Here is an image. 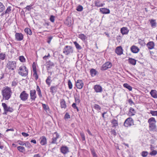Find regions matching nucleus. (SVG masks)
I'll return each instance as SVG.
<instances>
[{
	"label": "nucleus",
	"mask_w": 157,
	"mask_h": 157,
	"mask_svg": "<svg viewBox=\"0 0 157 157\" xmlns=\"http://www.w3.org/2000/svg\"><path fill=\"white\" fill-rule=\"evenodd\" d=\"M55 17L53 15H51V16L50 18V21L52 22H53L54 21H55Z\"/></svg>",
	"instance_id": "13d9d810"
},
{
	"label": "nucleus",
	"mask_w": 157,
	"mask_h": 157,
	"mask_svg": "<svg viewBox=\"0 0 157 157\" xmlns=\"http://www.w3.org/2000/svg\"><path fill=\"white\" fill-rule=\"evenodd\" d=\"M74 44L75 45L76 48L77 49H78V44L77 42L76 41H74L73 42Z\"/></svg>",
	"instance_id": "0e129e2a"
},
{
	"label": "nucleus",
	"mask_w": 157,
	"mask_h": 157,
	"mask_svg": "<svg viewBox=\"0 0 157 157\" xmlns=\"http://www.w3.org/2000/svg\"><path fill=\"white\" fill-rule=\"evenodd\" d=\"M30 96L31 101H34L37 96L35 90H30Z\"/></svg>",
	"instance_id": "9d476101"
},
{
	"label": "nucleus",
	"mask_w": 157,
	"mask_h": 157,
	"mask_svg": "<svg viewBox=\"0 0 157 157\" xmlns=\"http://www.w3.org/2000/svg\"><path fill=\"white\" fill-rule=\"evenodd\" d=\"M72 107L74 109H76L77 111H78V108L76 105V104L75 103H74L72 105Z\"/></svg>",
	"instance_id": "3c124183"
},
{
	"label": "nucleus",
	"mask_w": 157,
	"mask_h": 157,
	"mask_svg": "<svg viewBox=\"0 0 157 157\" xmlns=\"http://www.w3.org/2000/svg\"><path fill=\"white\" fill-rule=\"evenodd\" d=\"M128 103L130 105H132V104H134V102L131 99H129L128 100Z\"/></svg>",
	"instance_id": "052dcab7"
},
{
	"label": "nucleus",
	"mask_w": 157,
	"mask_h": 157,
	"mask_svg": "<svg viewBox=\"0 0 157 157\" xmlns=\"http://www.w3.org/2000/svg\"><path fill=\"white\" fill-rule=\"evenodd\" d=\"M58 89L57 86H51L50 88V92L52 94L56 93Z\"/></svg>",
	"instance_id": "393cba45"
},
{
	"label": "nucleus",
	"mask_w": 157,
	"mask_h": 157,
	"mask_svg": "<svg viewBox=\"0 0 157 157\" xmlns=\"http://www.w3.org/2000/svg\"><path fill=\"white\" fill-rule=\"evenodd\" d=\"M16 40L18 41L22 40L24 38L23 35L21 33H16L15 34Z\"/></svg>",
	"instance_id": "9b49d317"
},
{
	"label": "nucleus",
	"mask_w": 157,
	"mask_h": 157,
	"mask_svg": "<svg viewBox=\"0 0 157 157\" xmlns=\"http://www.w3.org/2000/svg\"><path fill=\"white\" fill-rule=\"evenodd\" d=\"M72 23L73 22L70 17L67 18L64 21L65 24L68 26H70L72 24Z\"/></svg>",
	"instance_id": "4be33fe9"
},
{
	"label": "nucleus",
	"mask_w": 157,
	"mask_h": 157,
	"mask_svg": "<svg viewBox=\"0 0 157 157\" xmlns=\"http://www.w3.org/2000/svg\"><path fill=\"white\" fill-rule=\"evenodd\" d=\"M155 43L153 41H151L149 42L146 44L149 50H151L154 48Z\"/></svg>",
	"instance_id": "4468645a"
},
{
	"label": "nucleus",
	"mask_w": 157,
	"mask_h": 157,
	"mask_svg": "<svg viewBox=\"0 0 157 157\" xmlns=\"http://www.w3.org/2000/svg\"><path fill=\"white\" fill-rule=\"evenodd\" d=\"M130 49L132 52L134 53H137L140 50L139 48L135 45L132 46L131 47Z\"/></svg>",
	"instance_id": "dca6fc26"
},
{
	"label": "nucleus",
	"mask_w": 157,
	"mask_h": 157,
	"mask_svg": "<svg viewBox=\"0 0 157 157\" xmlns=\"http://www.w3.org/2000/svg\"><path fill=\"white\" fill-rule=\"evenodd\" d=\"M90 73L92 77H94L97 74L98 72L94 69L92 68L90 71Z\"/></svg>",
	"instance_id": "a878e982"
},
{
	"label": "nucleus",
	"mask_w": 157,
	"mask_h": 157,
	"mask_svg": "<svg viewBox=\"0 0 157 157\" xmlns=\"http://www.w3.org/2000/svg\"><path fill=\"white\" fill-rule=\"evenodd\" d=\"M50 57V55L49 53L48 54L47 56H45L43 57V59L44 60H46L47 58Z\"/></svg>",
	"instance_id": "69168bd1"
},
{
	"label": "nucleus",
	"mask_w": 157,
	"mask_h": 157,
	"mask_svg": "<svg viewBox=\"0 0 157 157\" xmlns=\"http://www.w3.org/2000/svg\"><path fill=\"white\" fill-rule=\"evenodd\" d=\"M112 66V63L110 62H106L104 64L101 68V70L103 71L107 70L108 69L110 68Z\"/></svg>",
	"instance_id": "1a4fd4ad"
},
{
	"label": "nucleus",
	"mask_w": 157,
	"mask_h": 157,
	"mask_svg": "<svg viewBox=\"0 0 157 157\" xmlns=\"http://www.w3.org/2000/svg\"><path fill=\"white\" fill-rule=\"evenodd\" d=\"M17 83H18L17 80H14L12 82L11 86H15L16 85H17Z\"/></svg>",
	"instance_id": "49530a36"
},
{
	"label": "nucleus",
	"mask_w": 157,
	"mask_h": 157,
	"mask_svg": "<svg viewBox=\"0 0 157 157\" xmlns=\"http://www.w3.org/2000/svg\"><path fill=\"white\" fill-rule=\"evenodd\" d=\"M11 7L10 6H8L5 12V13H6L7 14H9L11 13Z\"/></svg>",
	"instance_id": "4c0bfd02"
},
{
	"label": "nucleus",
	"mask_w": 157,
	"mask_h": 157,
	"mask_svg": "<svg viewBox=\"0 0 157 157\" xmlns=\"http://www.w3.org/2000/svg\"><path fill=\"white\" fill-rule=\"evenodd\" d=\"M24 31L27 34H29L30 35L32 34V33L31 29L29 28H25Z\"/></svg>",
	"instance_id": "473e14b6"
},
{
	"label": "nucleus",
	"mask_w": 157,
	"mask_h": 157,
	"mask_svg": "<svg viewBox=\"0 0 157 157\" xmlns=\"http://www.w3.org/2000/svg\"><path fill=\"white\" fill-rule=\"evenodd\" d=\"M150 23L152 27L154 28L156 27V23L155 20L151 19L150 21Z\"/></svg>",
	"instance_id": "7c9ffc66"
},
{
	"label": "nucleus",
	"mask_w": 157,
	"mask_h": 157,
	"mask_svg": "<svg viewBox=\"0 0 157 157\" xmlns=\"http://www.w3.org/2000/svg\"><path fill=\"white\" fill-rule=\"evenodd\" d=\"M46 64L47 68L48 70L52 68V67H54L55 65L54 63L50 60L47 61L46 62Z\"/></svg>",
	"instance_id": "a211bd4d"
},
{
	"label": "nucleus",
	"mask_w": 157,
	"mask_h": 157,
	"mask_svg": "<svg viewBox=\"0 0 157 157\" xmlns=\"http://www.w3.org/2000/svg\"><path fill=\"white\" fill-rule=\"evenodd\" d=\"M2 93L3 99L5 100H9L11 97L12 93L11 88L6 86L5 89L2 90Z\"/></svg>",
	"instance_id": "f257e3e1"
},
{
	"label": "nucleus",
	"mask_w": 157,
	"mask_h": 157,
	"mask_svg": "<svg viewBox=\"0 0 157 157\" xmlns=\"http://www.w3.org/2000/svg\"><path fill=\"white\" fill-rule=\"evenodd\" d=\"M79 38L83 41L86 40V37L84 34H81L79 35Z\"/></svg>",
	"instance_id": "79ce46f5"
},
{
	"label": "nucleus",
	"mask_w": 157,
	"mask_h": 157,
	"mask_svg": "<svg viewBox=\"0 0 157 157\" xmlns=\"http://www.w3.org/2000/svg\"><path fill=\"white\" fill-rule=\"evenodd\" d=\"M121 33L123 35L127 34L128 33V30L126 27H123L121 29Z\"/></svg>",
	"instance_id": "b1692460"
},
{
	"label": "nucleus",
	"mask_w": 157,
	"mask_h": 157,
	"mask_svg": "<svg viewBox=\"0 0 157 157\" xmlns=\"http://www.w3.org/2000/svg\"><path fill=\"white\" fill-rule=\"evenodd\" d=\"M73 52L72 47L70 46H65L63 50V53L67 56L72 53Z\"/></svg>",
	"instance_id": "39448f33"
},
{
	"label": "nucleus",
	"mask_w": 157,
	"mask_h": 157,
	"mask_svg": "<svg viewBox=\"0 0 157 157\" xmlns=\"http://www.w3.org/2000/svg\"><path fill=\"white\" fill-rule=\"evenodd\" d=\"M17 150L20 152H23L25 151V147L21 146H19L17 147Z\"/></svg>",
	"instance_id": "f704fd0d"
},
{
	"label": "nucleus",
	"mask_w": 157,
	"mask_h": 157,
	"mask_svg": "<svg viewBox=\"0 0 157 157\" xmlns=\"http://www.w3.org/2000/svg\"><path fill=\"white\" fill-rule=\"evenodd\" d=\"M19 59L21 62H25V59L23 56H21L19 57Z\"/></svg>",
	"instance_id": "37998d69"
},
{
	"label": "nucleus",
	"mask_w": 157,
	"mask_h": 157,
	"mask_svg": "<svg viewBox=\"0 0 157 157\" xmlns=\"http://www.w3.org/2000/svg\"><path fill=\"white\" fill-rule=\"evenodd\" d=\"M91 153L93 157H97V155L94 149H91Z\"/></svg>",
	"instance_id": "8fccbe9b"
},
{
	"label": "nucleus",
	"mask_w": 157,
	"mask_h": 157,
	"mask_svg": "<svg viewBox=\"0 0 157 157\" xmlns=\"http://www.w3.org/2000/svg\"><path fill=\"white\" fill-rule=\"evenodd\" d=\"M33 71L34 73L33 74V76L35 78L36 80H37L38 78V75L37 73L36 67H34L33 66Z\"/></svg>",
	"instance_id": "f3484780"
},
{
	"label": "nucleus",
	"mask_w": 157,
	"mask_h": 157,
	"mask_svg": "<svg viewBox=\"0 0 157 157\" xmlns=\"http://www.w3.org/2000/svg\"><path fill=\"white\" fill-rule=\"evenodd\" d=\"M60 107L62 109H65L67 107V105L66 102L64 99L60 100Z\"/></svg>",
	"instance_id": "412c9836"
},
{
	"label": "nucleus",
	"mask_w": 157,
	"mask_h": 157,
	"mask_svg": "<svg viewBox=\"0 0 157 157\" xmlns=\"http://www.w3.org/2000/svg\"><path fill=\"white\" fill-rule=\"evenodd\" d=\"M68 85L69 88L70 89H72V85L70 80H69L68 81Z\"/></svg>",
	"instance_id": "603ef678"
},
{
	"label": "nucleus",
	"mask_w": 157,
	"mask_h": 157,
	"mask_svg": "<svg viewBox=\"0 0 157 157\" xmlns=\"http://www.w3.org/2000/svg\"><path fill=\"white\" fill-rule=\"evenodd\" d=\"M128 62L129 63L133 65H135L136 63V60L132 58H129L128 59Z\"/></svg>",
	"instance_id": "cd10ccee"
},
{
	"label": "nucleus",
	"mask_w": 157,
	"mask_h": 157,
	"mask_svg": "<svg viewBox=\"0 0 157 157\" xmlns=\"http://www.w3.org/2000/svg\"><path fill=\"white\" fill-rule=\"evenodd\" d=\"M83 9V8L82 6L80 5H79V11H81Z\"/></svg>",
	"instance_id": "774afa93"
},
{
	"label": "nucleus",
	"mask_w": 157,
	"mask_h": 157,
	"mask_svg": "<svg viewBox=\"0 0 157 157\" xmlns=\"http://www.w3.org/2000/svg\"><path fill=\"white\" fill-rule=\"evenodd\" d=\"M33 6V5L31 4L27 6L25 8L27 10L29 11L31 10L33 8L32 7Z\"/></svg>",
	"instance_id": "c03bdc74"
},
{
	"label": "nucleus",
	"mask_w": 157,
	"mask_h": 157,
	"mask_svg": "<svg viewBox=\"0 0 157 157\" xmlns=\"http://www.w3.org/2000/svg\"><path fill=\"white\" fill-rule=\"evenodd\" d=\"M94 89L95 91L97 93L101 92L102 91V87L99 85H95Z\"/></svg>",
	"instance_id": "2eb2a0df"
},
{
	"label": "nucleus",
	"mask_w": 157,
	"mask_h": 157,
	"mask_svg": "<svg viewBox=\"0 0 157 157\" xmlns=\"http://www.w3.org/2000/svg\"><path fill=\"white\" fill-rule=\"evenodd\" d=\"M150 113L153 116H157V111L151 110Z\"/></svg>",
	"instance_id": "09e8293b"
},
{
	"label": "nucleus",
	"mask_w": 157,
	"mask_h": 157,
	"mask_svg": "<svg viewBox=\"0 0 157 157\" xmlns=\"http://www.w3.org/2000/svg\"><path fill=\"white\" fill-rule=\"evenodd\" d=\"M156 121L155 118L151 117L148 119V123L149 124L150 129L151 131H155L156 129L155 123Z\"/></svg>",
	"instance_id": "f03ea898"
},
{
	"label": "nucleus",
	"mask_w": 157,
	"mask_h": 157,
	"mask_svg": "<svg viewBox=\"0 0 157 157\" xmlns=\"http://www.w3.org/2000/svg\"><path fill=\"white\" fill-rule=\"evenodd\" d=\"M95 6L97 7H102L105 4L101 3L99 0H96L94 2Z\"/></svg>",
	"instance_id": "aec40b11"
},
{
	"label": "nucleus",
	"mask_w": 157,
	"mask_h": 157,
	"mask_svg": "<svg viewBox=\"0 0 157 157\" xmlns=\"http://www.w3.org/2000/svg\"><path fill=\"white\" fill-rule=\"evenodd\" d=\"M111 122L113 124V127H116L118 125L117 121L115 119H113L111 121Z\"/></svg>",
	"instance_id": "c85d7f7f"
},
{
	"label": "nucleus",
	"mask_w": 157,
	"mask_h": 157,
	"mask_svg": "<svg viewBox=\"0 0 157 157\" xmlns=\"http://www.w3.org/2000/svg\"><path fill=\"white\" fill-rule=\"evenodd\" d=\"M6 55L5 54L3 53H1L0 54V59L3 60L5 59Z\"/></svg>",
	"instance_id": "de8ad7c7"
},
{
	"label": "nucleus",
	"mask_w": 157,
	"mask_h": 157,
	"mask_svg": "<svg viewBox=\"0 0 157 157\" xmlns=\"http://www.w3.org/2000/svg\"><path fill=\"white\" fill-rule=\"evenodd\" d=\"M36 91L37 92V94L39 96V98L40 99L43 98V97L42 94L41 90L39 86L38 85H37L36 86Z\"/></svg>",
	"instance_id": "5701e85b"
},
{
	"label": "nucleus",
	"mask_w": 157,
	"mask_h": 157,
	"mask_svg": "<svg viewBox=\"0 0 157 157\" xmlns=\"http://www.w3.org/2000/svg\"><path fill=\"white\" fill-rule=\"evenodd\" d=\"M16 67V63L15 61H9L6 65V67L8 69H11L12 70H14Z\"/></svg>",
	"instance_id": "423d86ee"
},
{
	"label": "nucleus",
	"mask_w": 157,
	"mask_h": 157,
	"mask_svg": "<svg viewBox=\"0 0 157 157\" xmlns=\"http://www.w3.org/2000/svg\"><path fill=\"white\" fill-rule=\"evenodd\" d=\"M100 11L101 13L104 14H108L110 12V10L109 9L105 8H100Z\"/></svg>",
	"instance_id": "ddd939ff"
},
{
	"label": "nucleus",
	"mask_w": 157,
	"mask_h": 157,
	"mask_svg": "<svg viewBox=\"0 0 157 157\" xmlns=\"http://www.w3.org/2000/svg\"><path fill=\"white\" fill-rule=\"evenodd\" d=\"M42 106L44 109L46 111L49 110V109L48 106L47 105L42 103Z\"/></svg>",
	"instance_id": "c9c22d12"
},
{
	"label": "nucleus",
	"mask_w": 157,
	"mask_h": 157,
	"mask_svg": "<svg viewBox=\"0 0 157 157\" xmlns=\"http://www.w3.org/2000/svg\"><path fill=\"white\" fill-rule=\"evenodd\" d=\"M129 112L132 115H134L136 113V112L134 109L132 107L130 108Z\"/></svg>",
	"instance_id": "a19ab883"
},
{
	"label": "nucleus",
	"mask_w": 157,
	"mask_h": 157,
	"mask_svg": "<svg viewBox=\"0 0 157 157\" xmlns=\"http://www.w3.org/2000/svg\"><path fill=\"white\" fill-rule=\"evenodd\" d=\"M57 138H52V144H56V141Z\"/></svg>",
	"instance_id": "e2e57ef3"
},
{
	"label": "nucleus",
	"mask_w": 157,
	"mask_h": 157,
	"mask_svg": "<svg viewBox=\"0 0 157 157\" xmlns=\"http://www.w3.org/2000/svg\"><path fill=\"white\" fill-rule=\"evenodd\" d=\"M94 108L95 109H96L97 111H99L101 109V107L99 105L97 104L94 105Z\"/></svg>",
	"instance_id": "e433bc0d"
},
{
	"label": "nucleus",
	"mask_w": 157,
	"mask_h": 157,
	"mask_svg": "<svg viewBox=\"0 0 157 157\" xmlns=\"http://www.w3.org/2000/svg\"><path fill=\"white\" fill-rule=\"evenodd\" d=\"M21 134H22V135L25 137H27V136H29V135L28 134L25 133V132H22L21 133Z\"/></svg>",
	"instance_id": "680f3d73"
},
{
	"label": "nucleus",
	"mask_w": 157,
	"mask_h": 157,
	"mask_svg": "<svg viewBox=\"0 0 157 157\" xmlns=\"http://www.w3.org/2000/svg\"><path fill=\"white\" fill-rule=\"evenodd\" d=\"M53 36H50L48 37L47 38V42L48 44H50L51 43V40L52 39Z\"/></svg>",
	"instance_id": "5fc2aeb1"
},
{
	"label": "nucleus",
	"mask_w": 157,
	"mask_h": 157,
	"mask_svg": "<svg viewBox=\"0 0 157 157\" xmlns=\"http://www.w3.org/2000/svg\"><path fill=\"white\" fill-rule=\"evenodd\" d=\"M84 85V84L82 80H79V89H82Z\"/></svg>",
	"instance_id": "864d4df0"
},
{
	"label": "nucleus",
	"mask_w": 157,
	"mask_h": 157,
	"mask_svg": "<svg viewBox=\"0 0 157 157\" xmlns=\"http://www.w3.org/2000/svg\"><path fill=\"white\" fill-rule=\"evenodd\" d=\"M29 96V94L25 90L23 91L20 94L19 97L21 100L23 101L27 100Z\"/></svg>",
	"instance_id": "0eeeda50"
},
{
	"label": "nucleus",
	"mask_w": 157,
	"mask_h": 157,
	"mask_svg": "<svg viewBox=\"0 0 157 157\" xmlns=\"http://www.w3.org/2000/svg\"><path fill=\"white\" fill-rule=\"evenodd\" d=\"M61 152L63 154H65L69 152V150L68 147L66 146H62L60 149Z\"/></svg>",
	"instance_id": "6ab92c4d"
},
{
	"label": "nucleus",
	"mask_w": 157,
	"mask_h": 157,
	"mask_svg": "<svg viewBox=\"0 0 157 157\" xmlns=\"http://www.w3.org/2000/svg\"><path fill=\"white\" fill-rule=\"evenodd\" d=\"M40 144L42 145H44L47 144L46 138H42L40 141Z\"/></svg>",
	"instance_id": "72a5a7b5"
},
{
	"label": "nucleus",
	"mask_w": 157,
	"mask_h": 157,
	"mask_svg": "<svg viewBox=\"0 0 157 157\" xmlns=\"http://www.w3.org/2000/svg\"><path fill=\"white\" fill-rule=\"evenodd\" d=\"M123 86L128 89L129 91L132 90V87L129 85L127 83H124L123 85Z\"/></svg>",
	"instance_id": "c756f323"
},
{
	"label": "nucleus",
	"mask_w": 157,
	"mask_h": 157,
	"mask_svg": "<svg viewBox=\"0 0 157 157\" xmlns=\"http://www.w3.org/2000/svg\"><path fill=\"white\" fill-rule=\"evenodd\" d=\"M2 105L3 108L4 112L3 114L6 115L8 112L12 113L13 111V109L12 107L9 106H8L5 103H2Z\"/></svg>",
	"instance_id": "20e7f679"
},
{
	"label": "nucleus",
	"mask_w": 157,
	"mask_h": 157,
	"mask_svg": "<svg viewBox=\"0 0 157 157\" xmlns=\"http://www.w3.org/2000/svg\"><path fill=\"white\" fill-rule=\"evenodd\" d=\"M150 152L149 154L151 156L155 155L157 154V151L156 150H153Z\"/></svg>",
	"instance_id": "a18cd8bd"
},
{
	"label": "nucleus",
	"mask_w": 157,
	"mask_h": 157,
	"mask_svg": "<svg viewBox=\"0 0 157 157\" xmlns=\"http://www.w3.org/2000/svg\"><path fill=\"white\" fill-rule=\"evenodd\" d=\"M115 52L118 55H120L122 54L123 53V50L122 47L121 46L117 47Z\"/></svg>",
	"instance_id": "f8f14e48"
},
{
	"label": "nucleus",
	"mask_w": 157,
	"mask_h": 157,
	"mask_svg": "<svg viewBox=\"0 0 157 157\" xmlns=\"http://www.w3.org/2000/svg\"><path fill=\"white\" fill-rule=\"evenodd\" d=\"M148 154L147 151H142L141 153V155L143 157H146Z\"/></svg>",
	"instance_id": "58836bf2"
},
{
	"label": "nucleus",
	"mask_w": 157,
	"mask_h": 157,
	"mask_svg": "<svg viewBox=\"0 0 157 157\" xmlns=\"http://www.w3.org/2000/svg\"><path fill=\"white\" fill-rule=\"evenodd\" d=\"M70 118V116L68 113H67L64 117V118L65 119H68Z\"/></svg>",
	"instance_id": "6e6d98bb"
},
{
	"label": "nucleus",
	"mask_w": 157,
	"mask_h": 157,
	"mask_svg": "<svg viewBox=\"0 0 157 157\" xmlns=\"http://www.w3.org/2000/svg\"><path fill=\"white\" fill-rule=\"evenodd\" d=\"M133 123V120L132 118L129 117L125 120L124 125L125 127H128L131 126Z\"/></svg>",
	"instance_id": "6e6552de"
},
{
	"label": "nucleus",
	"mask_w": 157,
	"mask_h": 157,
	"mask_svg": "<svg viewBox=\"0 0 157 157\" xmlns=\"http://www.w3.org/2000/svg\"><path fill=\"white\" fill-rule=\"evenodd\" d=\"M28 70L25 66L20 67L18 69V73L22 76H26L28 75Z\"/></svg>",
	"instance_id": "7ed1b4c3"
},
{
	"label": "nucleus",
	"mask_w": 157,
	"mask_h": 157,
	"mask_svg": "<svg viewBox=\"0 0 157 157\" xmlns=\"http://www.w3.org/2000/svg\"><path fill=\"white\" fill-rule=\"evenodd\" d=\"M150 94L153 98H157V92L155 90H152L150 92Z\"/></svg>",
	"instance_id": "bb28decb"
},
{
	"label": "nucleus",
	"mask_w": 157,
	"mask_h": 157,
	"mask_svg": "<svg viewBox=\"0 0 157 157\" xmlns=\"http://www.w3.org/2000/svg\"><path fill=\"white\" fill-rule=\"evenodd\" d=\"M5 9V7L3 4L0 2V12H2Z\"/></svg>",
	"instance_id": "ea45409f"
},
{
	"label": "nucleus",
	"mask_w": 157,
	"mask_h": 157,
	"mask_svg": "<svg viewBox=\"0 0 157 157\" xmlns=\"http://www.w3.org/2000/svg\"><path fill=\"white\" fill-rule=\"evenodd\" d=\"M51 77L50 76H49L47 77V78L46 80V84L49 86L50 85L51 83L52 82V80L51 79Z\"/></svg>",
	"instance_id": "2f4dec72"
},
{
	"label": "nucleus",
	"mask_w": 157,
	"mask_h": 157,
	"mask_svg": "<svg viewBox=\"0 0 157 157\" xmlns=\"http://www.w3.org/2000/svg\"><path fill=\"white\" fill-rule=\"evenodd\" d=\"M18 144L20 145H24L25 144V142H23L22 141H18Z\"/></svg>",
	"instance_id": "338daca9"
},
{
	"label": "nucleus",
	"mask_w": 157,
	"mask_h": 157,
	"mask_svg": "<svg viewBox=\"0 0 157 157\" xmlns=\"http://www.w3.org/2000/svg\"><path fill=\"white\" fill-rule=\"evenodd\" d=\"M24 145H25V146L29 148H30L31 146L30 143L28 142L25 143Z\"/></svg>",
	"instance_id": "4d7b16f0"
},
{
	"label": "nucleus",
	"mask_w": 157,
	"mask_h": 157,
	"mask_svg": "<svg viewBox=\"0 0 157 157\" xmlns=\"http://www.w3.org/2000/svg\"><path fill=\"white\" fill-rule=\"evenodd\" d=\"M111 134L113 135L114 136H115L116 135V131L114 129H113L111 131Z\"/></svg>",
	"instance_id": "bf43d9fd"
}]
</instances>
